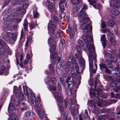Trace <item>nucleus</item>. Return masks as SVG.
Masks as SVG:
<instances>
[{"mask_svg": "<svg viewBox=\"0 0 120 120\" xmlns=\"http://www.w3.org/2000/svg\"><path fill=\"white\" fill-rule=\"evenodd\" d=\"M86 32V33L83 35L82 38L86 44V47H84L82 41L81 40H79L77 42L76 44V49L78 52H80V50H81V48L82 47L83 49L85 51L89 50V55L88 56L89 60V64L90 70L94 73L96 71L97 68V66L96 63H94V66L93 67V62L94 60L95 63L96 61V56L95 54H92L91 53L93 52L94 50V45L90 43V42L92 41V38L91 36L87 34L89 32Z\"/></svg>", "mask_w": 120, "mask_h": 120, "instance_id": "obj_1", "label": "nucleus"}, {"mask_svg": "<svg viewBox=\"0 0 120 120\" xmlns=\"http://www.w3.org/2000/svg\"><path fill=\"white\" fill-rule=\"evenodd\" d=\"M87 15L85 11H82V10L80 11L79 15L80 23H83L80 26V28L83 30V32H89L92 30L91 22L89 18L87 17Z\"/></svg>", "mask_w": 120, "mask_h": 120, "instance_id": "obj_2", "label": "nucleus"}, {"mask_svg": "<svg viewBox=\"0 0 120 120\" xmlns=\"http://www.w3.org/2000/svg\"><path fill=\"white\" fill-rule=\"evenodd\" d=\"M118 74L116 73L114 74L116 76H117L116 77V80H113L112 81L110 85L112 86L115 88L112 89V90L115 91L117 94L115 96V98L118 99H120V76L118 75Z\"/></svg>", "mask_w": 120, "mask_h": 120, "instance_id": "obj_3", "label": "nucleus"}, {"mask_svg": "<svg viewBox=\"0 0 120 120\" xmlns=\"http://www.w3.org/2000/svg\"><path fill=\"white\" fill-rule=\"evenodd\" d=\"M100 82L98 83V82H97V85L96 86V88H94L96 90L97 93H94V92L92 91V90H93L94 91H95L94 90L93 88H91L90 90V95H93V97H95L96 99H98V100H102L103 98H105V96L104 95V94L102 93H99V92L102 91V90L103 87L101 86H99L97 89V85L99 84V85L100 84Z\"/></svg>", "mask_w": 120, "mask_h": 120, "instance_id": "obj_4", "label": "nucleus"}, {"mask_svg": "<svg viewBox=\"0 0 120 120\" xmlns=\"http://www.w3.org/2000/svg\"><path fill=\"white\" fill-rule=\"evenodd\" d=\"M57 60L59 63L60 67L64 69L66 72H68L70 71V68L73 69V64L71 61H67L64 66V61L62 59H61L60 57L58 56L57 58Z\"/></svg>", "mask_w": 120, "mask_h": 120, "instance_id": "obj_5", "label": "nucleus"}, {"mask_svg": "<svg viewBox=\"0 0 120 120\" xmlns=\"http://www.w3.org/2000/svg\"><path fill=\"white\" fill-rule=\"evenodd\" d=\"M28 6V4L27 3H23L20 4L15 11V13L17 14H23L25 13L26 11L25 8H27Z\"/></svg>", "mask_w": 120, "mask_h": 120, "instance_id": "obj_6", "label": "nucleus"}, {"mask_svg": "<svg viewBox=\"0 0 120 120\" xmlns=\"http://www.w3.org/2000/svg\"><path fill=\"white\" fill-rule=\"evenodd\" d=\"M81 50H80V52H78L77 50L78 53L76 54L75 55L76 58H79V64L81 67H82V71H83L84 69V67L85 65V61L84 59L82 56Z\"/></svg>", "mask_w": 120, "mask_h": 120, "instance_id": "obj_7", "label": "nucleus"}, {"mask_svg": "<svg viewBox=\"0 0 120 120\" xmlns=\"http://www.w3.org/2000/svg\"><path fill=\"white\" fill-rule=\"evenodd\" d=\"M14 92L15 94V96L18 98L22 100L24 99V95L22 93L19 91L18 88L16 86L14 87Z\"/></svg>", "mask_w": 120, "mask_h": 120, "instance_id": "obj_8", "label": "nucleus"}, {"mask_svg": "<svg viewBox=\"0 0 120 120\" xmlns=\"http://www.w3.org/2000/svg\"><path fill=\"white\" fill-rule=\"evenodd\" d=\"M69 104H71L70 106L71 110H73V109L75 110V108H76V110H78L79 108V105H77V101L75 98H74L73 99L71 98L70 101L69 102Z\"/></svg>", "mask_w": 120, "mask_h": 120, "instance_id": "obj_9", "label": "nucleus"}, {"mask_svg": "<svg viewBox=\"0 0 120 120\" xmlns=\"http://www.w3.org/2000/svg\"><path fill=\"white\" fill-rule=\"evenodd\" d=\"M67 78L64 86L66 89H71L73 86V83L71 81H69L71 78V77L70 75L67 77Z\"/></svg>", "mask_w": 120, "mask_h": 120, "instance_id": "obj_10", "label": "nucleus"}, {"mask_svg": "<svg viewBox=\"0 0 120 120\" xmlns=\"http://www.w3.org/2000/svg\"><path fill=\"white\" fill-rule=\"evenodd\" d=\"M55 22L53 21L50 20L48 24V28L49 31L51 33L53 34L55 30L56 29V26L54 25Z\"/></svg>", "mask_w": 120, "mask_h": 120, "instance_id": "obj_11", "label": "nucleus"}, {"mask_svg": "<svg viewBox=\"0 0 120 120\" xmlns=\"http://www.w3.org/2000/svg\"><path fill=\"white\" fill-rule=\"evenodd\" d=\"M89 2V4L92 5L96 9H98L99 10L102 7L101 5L100 4H96V0H88Z\"/></svg>", "mask_w": 120, "mask_h": 120, "instance_id": "obj_12", "label": "nucleus"}, {"mask_svg": "<svg viewBox=\"0 0 120 120\" xmlns=\"http://www.w3.org/2000/svg\"><path fill=\"white\" fill-rule=\"evenodd\" d=\"M37 112L41 118L43 119L44 117L45 112L43 109L42 105L41 104L37 108Z\"/></svg>", "mask_w": 120, "mask_h": 120, "instance_id": "obj_13", "label": "nucleus"}, {"mask_svg": "<svg viewBox=\"0 0 120 120\" xmlns=\"http://www.w3.org/2000/svg\"><path fill=\"white\" fill-rule=\"evenodd\" d=\"M7 35L9 37H10L12 39V41L13 42V44L14 43L17 39V33L8 32L7 33Z\"/></svg>", "mask_w": 120, "mask_h": 120, "instance_id": "obj_14", "label": "nucleus"}, {"mask_svg": "<svg viewBox=\"0 0 120 120\" xmlns=\"http://www.w3.org/2000/svg\"><path fill=\"white\" fill-rule=\"evenodd\" d=\"M54 95L55 98L61 102H63V97L60 92H54Z\"/></svg>", "mask_w": 120, "mask_h": 120, "instance_id": "obj_15", "label": "nucleus"}, {"mask_svg": "<svg viewBox=\"0 0 120 120\" xmlns=\"http://www.w3.org/2000/svg\"><path fill=\"white\" fill-rule=\"evenodd\" d=\"M58 106L59 111L60 112L61 115H63L64 117V118L66 117V119L67 117L68 113L66 112H65L64 110V107L61 104H58Z\"/></svg>", "mask_w": 120, "mask_h": 120, "instance_id": "obj_16", "label": "nucleus"}, {"mask_svg": "<svg viewBox=\"0 0 120 120\" xmlns=\"http://www.w3.org/2000/svg\"><path fill=\"white\" fill-rule=\"evenodd\" d=\"M105 37V35L104 34L102 35L101 38V41H102L101 43L104 48H105L106 45L107 40H106Z\"/></svg>", "mask_w": 120, "mask_h": 120, "instance_id": "obj_17", "label": "nucleus"}, {"mask_svg": "<svg viewBox=\"0 0 120 120\" xmlns=\"http://www.w3.org/2000/svg\"><path fill=\"white\" fill-rule=\"evenodd\" d=\"M25 115L27 118L31 120L33 116L34 113L32 112L27 111L25 113Z\"/></svg>", "mask_w": 120, "mask_h": 120, "instance_id": "obj_18", "label": "nucleus"}, {"mask_svg": "<svg viewBox=\"0 0 120 120\" xmlns=\"http://www.w3.org/2000/svg\"><path fill=\"white\" fill-rule=\"evenodd\" d=\"M72 30L73 33L72 32H71L69 34L70 37L71 39H72L73 38L74 35V32L75 31H76L77 29L76 25H75L73 26L72 28Z\"/></svg>", "mask_w": 120, "mask_h": 120, "instance_id": "obj_19", "label": "nucleus"}, {"mask_svg": "<svg viewBox=\"0 0 120 120\" xmlns=\"http://www.w3.org/2000/svg\"><path fill=\"white\" fill-rule=\"evenodd\" d=\"M28 22L27 20L25 19L24 20V23L23 24V26L24 27V30L25 31H28Z\"/></svg>", "mask_w": 120, "mask_h": 120, "instance_id": "obj_20", "label": "nucleus"}, {"mask_svg": "<svg viewBox=\"0 0 120 120\" xmlns=\"http://www.w3.org/2000/svg\"><path fill=\"white\" fill-rule=\"evenodd\" d=\"M120 7V0H117L114 2L112 8H116Z\"/></svg>", "mask_w": 120, "mask_h": 120, "instance_id": "obj_21", "label": "nucleus"}, {"mask_svg": "<svg viewBox=\"0 0 120 120\" xmlns=\"http://www.w3.org/2000/svg\"><path fill=\"white\" fill-rule=\"evenodd\" d=\"M3 39L7 42L11 44H13V42L12 41V39L10 37H9L7 35V36H4L3 37Z\"/></svg>", "mask_w": 120, "mask_h": 120, "instance_id": "obj_22", "label": "nucleus"}, {"mask_svg": "<svg viewBox=\"0 0 120 120\" xmlns=\"http://www.w3.org/2000/svg\"><path fill=\"white\" fill-rule=\"evenodd\" d=\"M71 114L73 117L74 120H77L78 119L77 116H78L79 114L78 112L75 113L74 110H71Z\"/></svg>", "mask_w": 120, "mask_h": 120, "instance_id": "obj_23", "label": "nucleus"}, {"mask_svg": "<svg viewBox=\"0 0 120 120\" xmlns=\"http://www.w3.org/2000/svg\"><path fill=\"white\" fill-rule=\"evenodd\" d=\"M110 11L112 14L115 15H117L120 13L119 11L118 10L114 9L111 10Z\"/></svg>", "mask_w": 120, "mask_h": 120, "instance_id": "obj_24", "label": "nucleus"}, {"mask_svg": "<svg viewBox=\"0 0 120 120\" xmlns=\"http://www.w3.org/2000/svg\"><path fill=\"white\" fill-rule=\"evenodd\" d=\"M49 68L50 71V74L52 75H54L55 73L54 70L53 69V67L52 65L50 64L49 66Z\"/></svg>", "mask_w": 120, "mask_h": 120, "instance_id": "obj_25", "label": "nucleus"}, {"mask_svg": "<svg viewBox=\"0 0 120 120\" xmlns=\"http://www.w3.org/2000/svg\"><path fill=\"white\" fill-rule=\"evenodd\" d=\"M100 68V70L103 71L104 69H105L106 68V65L105 64L102 63L99 64Z\"/></svg>", "mask_w": 120, "mask_h": 120, "instance_id": "obj_26", "label": "nucleus"}, {"mask_svg": "<svg viewBox=\"0 0 120 120\" xmlns=\"http://www.w3.org/2000/svg\"><path fill=\"white\" fill-rule=\"evenodd\" d=\"M22 106L21 108V110L22 111H23L24 110L26 109L28 107V106L24 102H22Z\"/></svg>", "mask_w": 120, "mask_h": 120, "instance_id": "obj_27", "label": "nucleus"}, {"mask_svg": "<svg viewBox=\"0 0 120 120\" xmlns=\"http://www.w3.org/2000/svg\"><path fill=\"white\" fill-rule=\"evenodd\" d=\"M105 57L109 59L111 58V55L109 53L107 52L105 50H104V53Z\"/></svg>", "mask_w": 120, "mask_h": 120, "instance_id": "obj_28", "label": "nucleus"}, {"mask_svg": "<svg viewBox=\"0 0 120 120\" xmlns=\"http://www.w3.org/2000/svg\"><path fill=\"white\" fill-rule=\"evenodd\" d=\"M115 24V22L114 21L112 20H110L107 23V26L112 27Z\"/></svg>", "mask_w": 120, "mask_h": 120, "instance_id": "obj_29", "label": "nucleus"}, {"mask_svg": "<svg viewBox=\"0 0 120 120\" xmlns=\"http://www.w3.org/2000/svg\"><path fill=\"white\" fill-rule=\"evenodd\" d=\"M48 42L49 43H52L55 42V39L54 37H49L48 40Z\"/></svg>", "mask_w": 120, "mask_h": 120, "instance_id": "obj_30", "label": "nucleus"}, {"mask_svg": "<svg viewBox=\"0 0 120 120\" xmlns=\"http://www.w3.org/2000/svg\"><path fill=\"white\" fill-rule=\"evenodd\" d=\"M53 6L50 5H48V9L50 12H53L54 11L55 9Z\"/></svg>", "mask_w": 120, "mask_h": 120, "instance_id": "obj_31", "label": "nucleus"}, {"mask_svg": "<svg viewBox=\"0 0 120 120\" xmlns=\"http://www.w3.org/2000/svg\"><path fill=\"white\" fill-rule=\"evenodd\" d=\"M40 102V99L39 97H38L36 99L35 101V104L34 106L37 107Z\"/></svg>", "mask_w": 120, "mask_h": 120, "instance_id": "obj_32", "label": "nucleus"}, {"mask_svg": "<svg viewBox=\"0 0 120 120\" xmlns=\"http://www.w3.org/2000/svg\"><path fill=\"white\" fill-rule=\"evenodd\" d=\"M56 48V45H52L51 47V49H50V51L51 53L54 52L55 51Z\"/></svg>", "mask_w": 120, "mask_h": 120, "instance_id": "obj_33", "label": "nucleus"}, {"mask_svg": "<svg viewBox=\"0 0 120 120\" xmlns=\"http://www.w3.org/2000/svg\"><path fill=\"white\" fill-rule=\"evenodd\" d=\"M73 62L74 63V64H75V67L76 70V72L77 73H79L80 72L79 70V67L78 64L74 60L73 61Z\"/></svg>", "mask_w": 120, "mask_h": 120, "instance_id": "obj_34", "label": "nucleus"}, {"mask_svg": "<svg viewBox=\"0 0 120 120\" xmlns=\"http://www.w3.org/2000/svg\"><path fill=\"white\" fill-rule=\"evenodd\" d=\"M83 117L84 119L88 117L90 118L89 117V114H88V111L87 110H85L83 116Z\"/></svg>", "mask_w": 120, "mask_h": 120, "instance_id": "obj_35", "label": "nucleus"}, {"mask_svg": "<svg viewBox=\"0 0 120 120\" xmlns=\"http://www.w3.org/2000/svg\"><path fill=\"white\" fill-rule=\"evenodd\" d=\"M0 45L1 46L3 47H5L6 46H8L6 45V44L5 42L3 40L1 39H0Z\"/></svg>", "mask_w": 120, "mask_h": 120, "instance_id": "obj_36", "label": "nucleus"}, {"mask_svg": "<svg viewBox=\"0 0 120 120\" xmlns=\"http://www.w3.org/2000/svg\"><path fill=\"white\" fill-rule=\"evenodd\" d=\"M100 75V74L98 73L97 75V76L95 77V88L96 87V86L97 85V82H98V83H99V81L98 80L99 79V76Z\"/></svg>", "mask_w": 120, "mask_h": 120, "instance_id": "obj_37", "label": "nucleus"}, {"mask_svg": "<svg viewBox=\"0 0 120 120\" xmlns=\"http://www.w3.org/2000/svg\"><path fill=\"white\" fill-rule=\"evenodd\" d=\"M47 2L49 5H54L55 4V2L54 0H47Z\"/></svg>", "mask_w": 120, "mask_h": 120, "instance_id": "obj_38", "label": "nucleus"}, {"mask_svg": "<svg viewBox=\"0 0 120 120\" xmlns=\"http://www.w3.org/2000/svg\"><path fill=\"white\" fill-rule=\"evenodd\" d=\"M59 11L60 12H64L65 10V8L63 5L59 3Z\"/></svg>", "mask_w": 120, "mask_h": 120, "instance_id": "obj_39", "label": "nucleus"}, {"mask_svg": "<svg viewBox=\"0 0 120 120\" xmlns=\"http://www.w3.org/2000/svg\"><path fill=\"white\" fill-rule=\"evenodd\" d=\"M65 43V41L64 40L62 39L60 42L59 44V46L60 48H62L63 47V46Z\"/></svg>", "mask_w": 120, "mask_h": 120, "instance_id": "obj_40", "label": "nucleus"}, {"mask_svg": "<svg viewBox=\"0 0 120 120\" xmlns=\"http://www.w3.org/2000/svg\"><path fill=\"white\" fill-rule=\"evenodd\" d=\"M82 0H71V2L72 4L76 5L81 2Z\"/></svg>", "mask_w": 120, "mask_h": 120, "instance_id": "obj_41", "label": "nucleus"}, {"mask_svg": "<svg viewBox=\"0 0 120 120\" xmlns=\"http://www.w3.org/2000/svg\"><path fill=\"white\" fill-rule=\"evenodd\" d=\"M10 2V0H5L3 4L2 8H3L6 6Z\"/></svg>", "mask_w": 120, "mask_h": 120, "instance_id": "obj_42", "label": "nucleus"}, {"mask_svg": "<svg viewBox=\"0 0 120 120\" xmlns=\"http://www.w3.org/2000/svg\"><path fill=\"white\" fill-rule=\"evenodd\" d=\"M82 6V4L81 3H79L76 5V11H78L81 8Z\"/></svg>", "mask_w": 120, "mask_h": 120, "instance_id": "obj_43", "label": "nucleus"}, {"mask_svg": "<svg viewBox=\"0 0 120 120\" xmlns=\"http://www.w3.org/2000/svg\"><path fill=\"white\" fill-rule=\"evenodd\" d=\"M110 42L111 45H115L116 44V42L113 38H111L110 39Z\"/></svg>", "mask_w": 120, "mask_h": 120, "instance_id": "obj_44", "label": "nucleus"}, {"mask_svg": "<svg viewBox=\"0 0 120 120\" xmlns=\"http://www.w3.org/2000/svg\"><path fill=\"white\" fill-rule=\"evenodd\" d=\"M23 90L24 93L25 95H27L28 96V93L27 89L26 87L24 86H23Z\"/></svg>", "mask_w": 120, "mask_h": 120, "instance_id": "obj_45", "label": "nucleus"}, {"mask_svg": "<svg viewBox=\"0 0 120 120\" xmlns=\"http://www.w3.org/2000/svg\"><path fill=\"white\" fill-rule=\"evenodd\" d=\"M8 109L11 111H12L15 109V107L14 106L12 105L11 103H10L9 104Z\"/></svg>", "mask_w": 120, "mask_h": 120, "instance_id": "obj_46", "label": "nucleus"}, {"mask_svg": "<svg viewBox=\"0 0 120 120\" xmlns=\"http://www.w3.org/2000/svg\"><path fill=\"white\" fill-rule=\"evenodd\" d=\"M11 117L12 120H16L17 116L15 113H12L11 115Z\"/></svg>", "mask_w": 120, "mask_h": 120, "instance_id": "obj_47", "label": "nucleus"}, {"mask_svg": "<svg viewBox=\"0 0 120 120\" xmlns=\"http://www.w3.org/2000/svg\"><path fill=\"white\" fill-rule=\"evenodd\" d=\"M106 62L108 64L107 67L108 68H111L112 66L111 64V61L109 60H107Z\"/></svg>", "mask_w": 120, "mask_h": 120, "instance_id": "obj_48", "label": "nucleus"}, {"mask_svg": "<svg viewBox=\"0 0 120 120\" xmlns=\"http://www.w3.org/2000/svg\"><path fill=\"white\" fill-rule=\"evenodd\" d=\"M11 20L8 19L5 21L4 22V25H8L11 24Z\"/></svg>", "mask_w": 120, "mask_h": 120, "instance_id": "obj_49", "label": "nucleus"}, {"mask_svg": "<svg viewBox=\"0 0 120 120\" xmlns=\"http://www.w3.org/2000/svg\"><path fill=\"white\" fill-rule=\"evenodd\" d=\"M54 20L56 23H58L59 22V19L56 16L54 15L53 17Z\"/></svg>", "mask_w": 120, "mask_h": 120, "instance_id": "obj_50", "label": "nucleus"}, {"mask_svg": "<svg viewBox=\"0 0 120 120\" xmlns=\"http://www.w3.org/2000/svg\"><path fill=\"white\" fill-rule=\"evenodd\" d=\"M88 9V8L87 6L85 4H84L82 6V7L81 10H82V11H85L87 9Z\"/></svg>", "mask_w": 120, "mask_h": 120, "instance_id": "obj_51", "label": "nucleus"}, {"mask_svg": "<svg viewBox=\"0 0 120 120\" xmlns=\"http://www.w3.org/2000/svg\"><path fill=\"white\" fill-rule=\"evenodd\" d=\"M34 17L35 18H38L39 16V14L37 12L33 13Z\"/></svg>", "mask_w": 120, "mask_h": 120, "instance_id": "obj_52", "label": "nucleus"}, {"mask_svg": "<svg viewBox=\"0 0 120 120\" xmlns=\"http://www.w3.org/2000/svg\"><path fill=\"white\" fill-rule=\"evenodd\" d=\"M45 82L49 83L50 82L51 79L50 78L49 76L47 77L45 79Z\"/></svg>", "mask_w": 120, "mask_h": 120, "instance_id": "obj_53", "label": "nucleus"}, {"mask_svg": "<svg viewBox=\"0 0 120 120\" xmlns=\"http://www.w3.org/2000/svg\"><path fill=\"white\" fill-rule=\"evenodd\" d=\"M49 88L51 91H55L56 90V87L54 86H50Z\"/></svg>", "mask_w": 120, "mask_h": 120, "instance_id": "obj_54", "label": "nucleus"}, {"mask_svg": "<svg viewBox=\"0 0 120 120\" xmlns=\"http://www.w3.org/2000/svg\"><path fill=\"white\" fill-rule=\"evenodd\" d=\"M29 27L30 28V29L31 30L33 29L35 27L34 24L32 23H30L29 24Z\"/></svg>", "mask_w": 120, "mask_h": 120, "instance_id": "obj_55", "label": "nucleus"}, {"mask_svg": "<svg viewBox=\"0 0 120 120\" xmlns=\"http://www.w3.org/2000/svg\"><path fill=\"white\" fill-rule=\"evenodd\" d=\"M13 1L14 3V4H17L19 3L20 2H23L21 0H14Z\"/></svg>", "mask_w": 120, "mask_h": 120, "instance_id": "obj_56", "label": "nucleus"}, {"mask_svg": "<svg viewBox=\"0 0 120 120\" xmlns=\"http://www.w3.org/2000/svg\"><path fill=\"white\" fill-rule=\"evenodd\" d=\"M60 16L61 18H62L65 17V15L63 12H62L60 13Z\"/></svg>", "mask_w": 120, "mask_h": 120, "instance_id": "obj_57", "label": "nucleus"}, {"mask_svg": "<svg viewBox=\"0 0 120 120\" xmlns=\"http://www.w3.org/2000/svg\"><path fill=\"white\" fill-rule=\"evenodd\" d=\"M51 80L52 83L54 84H55L56 83V79L55 77L52 78H51Z\"/></svg>", "mask_w": 120, "mask_h": 120, "instance_id": "obj_58", "label": "nucleus"}, {"mask_svg": "<svg viewBox=\"0 0 120 120\" xmlns=\"http://www.w3.org/2000/svg\"><path fill=\"white\" fill-rule=\"evenodd\" d=\"M113 75H108L106 76V78L110 80H112L111 82H112V80H113Z\"/></svg>", "mask_w": 120, "mask_h": 120, "instance_id": "obj_59", "label": "nucleus"}, {"mask_svg": "<svg viewBox=\"0 0 120 120\" xmlns=\"http://www.w3.org/2000/svg\"><path fill=\"white\" fill-rule=\"evenodd\" d=\"M34 96L32 97H31V102L32 104H34V100L35 99V97L34 94H33Z\"/></svg>", "mask_w": 120, "mask_h": 120, "instance_id": "obj_60", "label": "nucleus"}, {"mask_svg": "<svg viewBox=\"0 0 120 120\" xmlns=\"http://www.w3.org/2000/svg\"><path fill=\"white\" fill-rule=\"evenodd\" d=\"M64 102L65 104L64 108H67L68 105V100L67 98H65L64 100Z\"/></svg>", "mask_w": 120, "mask_h": 120, "instance_id": "obj_61", "label": "nucleus"}, {"mask_svg": "<svg viewBox=\"0 0 120 120\" xmlns=\"http://www.w3.org/2000/svg\"><path fill=\"white\" fill-rule=\"evenodd\" d=\"M101 27L102 28H104L106 26V24L105 23V22H103V21H102L101 23Z\"/></svg>", "mask_w": 120, "mask_h": 120, "instance_id": "obj_62", "label": "nucleus"}, {"mask_svg": "<svg viewBox=\"0 0 120 120\" xmlns=\"http://www.w3.org/2000/svg\"><path fill=\"white\" fill-rule=\"evenodd\" d=\"M5 52V49L3 48H0V53L3 54Z\"/></svg>", "mask_w": 120, "mask_h": 120, "instance_id": "obj_63", "label": "nucleus"}, {"mask_svg": "<svg viewBox=\"0 0 120 120\" xmlns=\"http://www.w3.org/2000/svg\"><path fill=\"white\" fill-rule=\"evenodd\" d=\"M105 72L109 74H110L111 73L110 69L107 68L105 69Z\"/></svg>", "mask_w": 120, "mask_h": 120, "instance_id": "obj_64", "label": "nucleus"}]
</instances>
